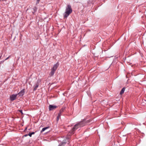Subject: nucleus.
<instances>
[{
    "mask_svg": "<svg viewBox=\"0 0 146 146\" xmlns=\"http://www.w3.org/2000/svg\"><path fill=\"white\" fill-rule=\"evenodd\" d=\"M38 86H39V84L38 83H37L36 84V85L34 86V89H33V90L34 91H35L36 90L37 88H38Z\"/></svg>",
    "mask_w": 146,
    "mask_h": 146,
    "instance_id": "nucleus-8",
    "label": "nucleus"
},
{
    "mask_svg": "<svg viewBox=\"0 0 146 146\" xmlns=\"http://www.w3.org/2000/svg\"><path fill=\"white\" fill-rule=\"evenodd\" d=\"M40 0H37V2L39 3Z\"/></svg>",
    "mask_w": 146,
    "mask_h": 146,
    "instance_id": "nucleus-19",
    "label": "nucleus"
},
{
    "mask_svg": "<svg viewBox=\"0 0 146 146\" xmlns=\"http://www.w3.org/2000/svg\"><path fill=\"white\" fill-rule=\"evenodd\" d=\"M17 94H13L10 96V100L11 101L15 100L17 96Z\"/></svg>",
    "mask_w": 146,
    "mask_h": 146,
    "instance_id": "nucleus-3",
    "label": "nucleus"
},
{
    "mask_svg": "<svg viewBox=\"0 0 146 146\" xmlns=\"http://www.w3.org/2000/svg\"><path fill=\"white\" fill-rule=\"evenodd\" d=\"M78 126L79 127H82L85 125V122L84 121H83L78 123Z\"/></svg>",
    "mask_w": 146,
    "mask_h": 146,
    "instance_id": "nucleus-6",
    "label": "nucleus"
},
{
    "mask_svg": "<svg viewBox=\"0 0 146 146\" xmlns=\"http://www.w3.org/2000/svg\"><path fill=\"white\" fill-rule=\"evenodd\" d=\"M1 0H0V1H1Z\"/></svg>",
    "mask_w": 146,
    "mask_h": 146,
    "instance_id": "nucleus-20",
    "label": "nucleus"
},
{
    "mask_svg": "<svg viewBox=\"0 0 146 146\" xmlns=\"http://www.w3.org/2000/svg\"><path fill=\"white\" fill-rule=\"evenodd\" d=\"M79 127L78 124L77 123L76 124L73 128L70 131L71 133L72 134H73L74 133V131L78 129Z\"/></svg>",
    "mask_w": 146,
    "mask_h": 146,
    "instance_id": "nucleus-2",
    "label": "nucleus"
},
{
    "mask_svg": "<svg viewBox=\"0 0 146 146\" xmlns=\"http://www.w3.org/2000/svg\"><path fill=\"white\" fill-rule=\"evenodd\" d=\"M57 108V106L52 105H50L49 106V109L50 110H52L56 109Z\"/></svg>",
    "mask_w": 146,
    "mask_h": 146,
    "instance_id": "nucleus-5",
    "label": "nucleus"
},
{
    "mask_svg": "<svg viewBox=\"0 0 146 146\" xmlns=\"http://www.w3.org/2000/svg\"><path fill=\"white\" fill-rule=\"evenodd\" d=\"M35 134V132H33L31 133H29V135L30 137H31L32 135Z\"/></svg>",
    "mask_w": 146,
    "mask_h": 146,
    "instance_id": "nucleus-13",
    "label": "nucleus"
},
{
    "mask_svg": "<svg viewBox=\"0 0 146 146\" xmlns=\"http://www.w3.org/2000/svg\"><path fill=\"white\" fill-rule=\"evenodd\" d=\"M64 108H62L60 110V112L61 113H62L63 112L64 110Z\"/></svg>",
    "mask_w": 146,
    "mask_h": 146,
    "instance_id": "nucleus-12",
    "label": "nucleus"
},
{
    "mask_svg": "<svg viewBox=\"0 0 146 146\" xmlns=\"http://www.w3.org/2000/svg\"><path fill=\"white\" fill-rule=\"evenodd\" d=\"M49 128V127H47L43 128L42 130L41 131L40 133H42L45 130Z\"/></svg>",
    "mask_w": 146,
    "mask_h": 146,
    "instance_id": "nucleus-9",
    "label": "nucleus"
},
{
    "mask_svg": "<svg viewBox=\"0 0 146 146\" xmlns=\"http://www.w3.org/2000/svg\"><path fill=\"white\" fill-rule=\"evenodd\" d=\"M59 65V64L58 63H57L56 64H54L52 70H54V71H56V70L57 69L58 66Z\"/></svg>",
    "mask_w": 146,
    "mask_h": 146,
    "instance_id": "nucleus-4",
    "label": "nucleus"
},
{
    "mask_svg": "<svg viewBox=\"0 0 146 146\" xmlns=\"http://www.w3.org/2000/svg\"><path fill=\"white\" fill-rule=\"evenodd\" d=\"M66 143L65 142H62L61 144L59 145L58 146H62L64 145Z\"/></svg>",
    "mask_w": 146,
    "mask_h": 146,
    "instance_id": "nucleus-14",
    "label": "nucleus"
},
{
    "mask_svg": "<svg viewBox=\"0 0 146 146\" xmlns=\"http://www.w3.org/2000/svg\"><path fill=\"white\" fill-rule=\"evenodd\" d=\"M60 115H58V116L57 117V121H58L60 118Z\"/></svg>",
    "mask_w": 146,
    "mask_h": 146,
    "instance_id": "nucleus-15",
    "label": "nucleus"
},
{
    "mask_svg": "<svg viewBox=\"0 0 146 146\" xmlns=\"http://www.w3.org/2000/svg\"><path fill=\"white\" fill-rule=\"evenodd\" d=\"M10 56H9V57H7V58H6V59H5V60H7V59H8L9 58V57H10Z\"/></svg>",
    "mask_w": 146,
    "mask_h": 146,
    "instance_id": "nucleus-16",
    "label": "nucleus"
},
{
    "mask_svg": "<svg viewBox=\"0 0 146 146\" xmlns=\"http://www.w3.org/2000/svg\"><path fill=\"white\" fill-rule=\"evenodd\" d=\"M25 93V89H23L21 90L17 94L19 95L20 96H22Z\"/></svg>",
    "mask_w": 146,
    "mask_h": 146,
    "instance_id": "nucleus-7",
    "label": "nucleus"
},
{
    "mask_svg": "<svg viewBox=\"0 0 146 146\" xmlns=\"http://www.w3.org/2000/svg\"><path fill=\"white\" fill-rule=\"evenodd\" d=\"M125 90V88H123L121 90L120 92V94L121 95L123 94Z\"/></svg>",
    "mask_w": 146,
    "mask_h": 146,
    "instance_id": "nucleus-10",
    "label": "nucleus"
},
{
    "mask_svg": "<svg viewBox=\"0 0 146 146\" xmlns=\"http://www.w3.org/2000/svg\"><path fill=\"white\" fill-rule=\"evenodd\" d=\"M19 111H20L21 113L22 114H23V112H22V110H20Z\"/></svg>",
    "mask_w": 146,
    "mask_h": 146,
    "instance_id": "nucleus-17",
    "label": "nucleus"
},
{
    "mask_svg": "<svg viewBox=\"0 0 146 146\" xmlns=\"http://www.w3.org/2000/svg\"><path fill=\"white\" fill-rule=\"evenodd\" d=\"M61 114H62V113H61L59 112V113L58 114V115H60V116H61Z\"/></svg>",
    "mask_w": 146,
    "mask_h": 146,
    "instance_id": "nucleus-18",
    "label": "nucleus"
},
{
    "mask_svg": "<svg viewBox=\"0 0 146 146\" xmlns=\"http://www.w3.org/2000/svg\"><path fill=\"white\" fill-rule=\"evenodd\" d=\"M72 12V10L71 6L69 5H68L66 9V11L64 15V18H67Z\"/></svg>",
    "mask_w": 146,
    "mask_h": 146,
    "instance_id": "nucleus-1",
    "label": "nucleus"
},
{
    "mask_svg": "<svg viewBox=\"0 0 146 146\" xmlns=\"http://www.w3.org/2000/svg\"><path fill=\"white\" fill-rule=\"evenodd\" d=\"M55 72V71H54V70H52L51 69V71L50 74V76H52L54 75V72Z\"/></svg>",
    "mask_w": 146,
    "mask_h": 146,
    "instance_id": "nucleus-11",
    "label": "nucleus"
}]
</instances>
